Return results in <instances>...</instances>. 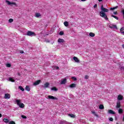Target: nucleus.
Listing matches in <instances>:
<instances>
[{
	"label": "nucleus",
	"instance_id": "nucleus-1",
	"mask_svg": "<svg viewBox=\"0 0 124 124\" xmlns=\"http://www.w3.org/2000/svg\"><path fill=\"white\" fill-rule=\"evenodd\" d=\"M16 102L17 105H18L20 108H24L25 105L24 104L21 103V100H16Z\"/></svg>",
	"mask_w": 124,
	"mask_h": 124
},
{
	"label": "nucleus",
	"instance_id": "nucleus-2",
	"mask_svg": "<svg viewBox=\"0 0 124 124\" xmlns=\"http://www.w3.org/2000/svg\"><path fill=\"white\" fill-rule=\"evenodd\" d=\"M109 10L107 8L103 7V5L101 6V11L99 12V14L105 13V12H108Z\"/></svg>",
	"mask_w": 124,
	"mask_h": 124
},
{
	"label": "nucleus",
	"instance_id": "nucleus-3",
	"mask_svg": "<svg viewBox=\"0 0 124 124\" xmlns=\"http://www.w3.org/2000/svg\"><path fill=\"white\" fill-rule=\"evenodd\" d=\"M26 35H28V36H35V35H36V34H35V33L33 31H27Z\"/></svg>",
	"mask_w": 124,
	"mask_h": 124
},
{
	"label": "nucleus",
	"instance_id": "nucleus-4",
	"mask_svg": "<svg viewBox=\"0 0 124 124\" xmlns=\"http://www.w3.org/2000/svg\"><path fill=\"white\" fill-rule=\"evenodd\" d=\"M99 14L101 17H102V18H104L105 20H108V17L107 16V15H106V13H102V14Z\"/></svg>",
	"mask_w": 124,
	"mask_h": 124
},
{
	"label": "nucleus",
	"instance_id": "nucleus-5",
	"mask_svg": "<svg viewBox=\"0 0 124 124\" xmlns=\"http://www.w3.org/2000/svg\"><path fill=\"white\" fill-rule=\"evenodd\" d=\"M5 2L7 3L8 5H12V4H13L14 5H16V6H17V4L16 3V2H11L8 0H6Z\"/></svg>",
	"mask_w": 124,
	"mask_h": 124
},
{
	"label": "nucleus",
	"instance_id": "nucleus-6",
	"mask_svg": "<svg viewBox=\"0 0 124 124\" xmlns=\"http://www.w3.org/2000/svg\"><path fill=\"white\" fill-rule=\"evenodd\" d=\"M48 99H52V100H58V98L52 95H48Z\"/></svg>",
	"mask_w": 124,
	"mask_h": 124
},
{
	"label": "nucleus",
	"instance_id": "nucleus-7",
	"mask_svg": "<svg viewBox=\"0 0 124 124\" xmlns=\"http://www.w3.org/2000/svg\"><path fill=\"white\" fill-rule=\"evenodd\" d=\"M41 83V80H38L33 83V86H37V85H39Z\"/></svg>",
	"mask_w": 124,
	"mask_h": 124
},
{
	"label": "nucleus",
	"instance_id": "nucleus-8",
	"mask_svg": "<svg viewBox=\"0 0 124 124\" xmlns=\"http://www.w3.org/2000/svg\"><path fill=\"white\" fill-rule=\"evenodd\" d=\"M116 108V109H119V108H121V102H120V101H118L117 102Z\"/></svg>",
	"mask_w": 124,
	"mask_h": 124
},
{
	"label": "nucleus",
	"instance_id": "nucleus-9",
	"mask_svg": "<svg viewBox=\"0 0 124 124\" xmlns=\"http://www.w3.org/2000/svg\"><path fill=\"white\" fill-rule=\"evenodd\" d=\"M65 84H66V78H65L62 79L61 82V85H64Z\"/></svg>",
	"mask_w": 124,
	"mask_h": 124
},
{
	"label": "nucleus",
	"instance_id": "nucleus-10",
	"mask_svg": "<svg viewBox=\"0 0 124 124\" xmlns=\"http://www.w3.org/2000/svg\"><path fill=\"white\" fill-rule=\"evenodd\" d=\"M74 61H75V62H78L79 63L80 62V60H79V59H78V58H77V57H74L73 58Z\"/></svg>",
	"mask_w": 124,
	"mask_h": 124
},
{
	"label": "nucleus",
	"instance_id": "nucleus-11",
	"mask_svg": "<svg viewBox=\"0 0 124 124\" xmlns=\"http://www.w3.org/2000/svg\"><path fill=\"white\" fill-rule=\"evenodd\" d=\"M4 97V98H5V99H9V98H10V94H9V93L5 94V96Z\"/></svg>",
	"mask_w": 124,
	"mask_h": 124
},
{
	"label": "nucleus",
	"instance_id": "nucleus-12",
	"mask_svg": "<svg viewBox=\"0 0 124 124\" xmlns=\"http://www.w3.org/2000/svg\"><path fill=\"white\" fill-rule=\"evenodd\" d=\"M49 86H50V83H49V82H46L45 83L44 86H42V87H43L45 89H46V88H48Z\"/></svg>",
	"mask_w": 124,
	"mask_h": 124
},
{
	"label": "nucleus",
	"instance_id": "nucleus-13",
	"mask_svg": "<svg viewBox=\"0 0 124 124\" xmlns=\"http://www.w3.org/2000/svg\"><path fill=\"white\" fill-rule=\"evenodd\" d=\"M108 113L111 114V115H115V114H116V112H115L114 111H113L111 109H109L108 111Z\"/></svg>",
	"mask_w": 124,
	"mask_h": 124
},
{
	"label": "nucleus",
	"instance_id": "nucleus-14",
	"mask_svg": "<svg viewBox=\"0 0 124 124\" xmlns=\"http://www.w3.org/2000/svg\"><path fill=\"white\" fill-rule=\"evenodd\" d=\"M58 42H59V43H64V40L63 39L59 38L58 40Z\"/></svg>",
	"mask_w": 124,
	"mask_h": 124
},
{
	"label": "nucleus",
	"instance_id": "nucleus-15",
	"mask_svg": "<svg viewBox=\"0 0 124 124\" xmlns=\"http://www.w3.org/2000/svg\"><path fill=\"white\" fill-rule=\"evenodd\" d=\"M76 87V84L72 83L69 85V87L71 89H73V88H75Z\"/></svg>",
	"mask_w": 124,
	"mask_h": 124
},
{
	"label": "nucleus",
	"instance_id": "nucleus-16",
	"mask_svg": "<svg viewBox=\"0 0 124 124\" xmlns=\"http://www.w3.org/2000/svg\"><path fill=\"white\" fill-rule=\"evenodd\" d=\"M51 91H53L54 92H58L59 91V89L57 88L56 87H53L51 88Z\"/></svg>",
	"mask_w": 124,
	"mask_h": 124
},
{
	"label": "nucleus",
	"instance_id": "nucleus-17",
	"mask_svg": "<svg viewBox=\"0 0 124 124\" xmlns=\"http://www.w3.org/2000/svg\"><path fill=\"white\" fill-rule=\"evenodd\" d=\"M118 100H123V99H124V96L121 94H119L118 97Z\"/></svg>",
	"mask_w": 124,
	"mask_h": 124
},
{
	"label": "nucleus",
	"instance_id": "nucleus-18",
	"mask_svg": "<svg viewBox=\"0 0 124 124\" xmlns=\"http://www.w3.org/2000/svg\"><path fill=\"white\" fill-rule=\"evenodd\" d=\"M35 16L36 17V18H39V17H41V15H40V13H35Z\"/></svg>",
	"mask_w": 124,
	"mask_h": 124
},
{
	"label": "nucleus",
	"instance_id": "nucleus-19",
	"mask_svg": "<svg viewBox=\"0 0 124 124\" xmlns=\"http://www.w3.org/2000/svg\"><path fill=\"white\" fill-rule=\"evenodd\" d=\"M118 112L119 114H123L124 113V109L122 108H119L118 109Z\"/></svg>",
	"mask_w": 124,
	"mask_h": 124
},
{
	"label": "nucleus",
	"instance_id": "nucleus-20",
	"mask_svg": "<svg viewBox=\"0 0 124 124\" xmlns=\"http://www.w3.org/2000/svg\"><path fill=\"white\" fill-rule=\"evenodd\" d=\"M99 108L101 110H103V109H104V106H103L102 104L100 105L99 106Z\"/></svg>",
	"mask_w": 124,
	"mask_h": 124
},
{
	"label": "nucleus",
	"instance_id": "nucleus-21",
	"mask_svg": "<svg viewBox=\"0 0 124 124\" xmlns=\"http://www.w3.org/2000/svg\"><path fill=\"white\" fill-rule=\"evenodd\" d=\"M25 90L26 91H27V92H30V91H31V88H30V86H26Z\"/></svg>",
	"mask_w": 124,
	"mask_h": 124
},
{
	"label": "nucleus",
	"instance_id": "nucleus-22",
	"mask_svg": "<svg viewBox=\"0 0 124 124\" xmlns=\"http://www.w3.org/2000/svg\"><path fill=\"white\" fill-rule=\"evenodd\" d=\"M3 121L4 122V123H5V124H8V123H9V120L7 119L4 118L3 119Z\"/></svg>",
	"mask_w": 124,
	"mask_h": 124
},
{
	"label": "nucleus",
	"instance_id": "nucleus-23",
	"mask_svg": "<svg viewBox=\"0 0 124 124\" xmlns=\"http://www.w3.org/2000/svg\"><path fill=\"white\" fill-rule=\"evenodd\" d=\"M89 35H90V36H91V37H94V36H95V34L93 33V32H90L89 33Z\"/></svg>",
	"mask_w": 124,
	"mask_h": 124
},
{
	"label": "nucleus",
	"instance_id": "nucleus-24",
	"mask_svg": "<svg viewBox=\"0 0 124 124\" xmlns=\"http://www.w3.org/2000/svg\"><path fill=\"white\" fill-rule=\"evenodd\" d=\"M8 81H10V82H15V80L12 78H9Z\"/></svg>",
	"mask_w": 124,
	"mask_h": 124
},
{
	"label": "nucleus",
	"instance_id": "nucleus-25",
	"mask_svg": "<svg viewBox=\"0 0 124 124\" xmlns=\"http://www.w3.org/2000/svg\"><path fill=\"white\" fill-rule=\"evenodd\" d=\"M18 89H19V90H21V91H22V92H24V91H25V89H24L21 86H19L18 87Z\"/></svg>",
	"mask_w": 124,
	"mask_h": 124
},
{
	"label": "nucleus",
	"instance_id": "nucleus-26",
	"mask_svg": "<svg viewBox=\"0 0 124 124\" xmlns=\"http://www.w3.org/2000/svg\"><path fill=\"white\" fill-rule=\"evenodd\" d=\"M68 116H69V117H71V118H75L76 117L75 115L73 114H69Z\"/></svg>",
	"mask_w": 124,
	"mask_h": 124
},
{
	"label": "nucleus",
	"instance_id": "nucleus-27",
	"mask_svg": "<svg viewBox=\"0 0 124 124\" xmlns=\"http://www.w3.org/2000/svg\"><path fill=\"white\" fill-rule=\"evenodd\" d=\"M64 25L65 27H68V22L65 21L64 22Z\"/></svg>",
	"mask_w": 124,
	"mask_h": 124
},
{
	"label": "nucleus",
	"instance_id": "nucleus-28",
	"mask_svg": "<svg viewBox=\"0 0 124 124\" xmlns=\"http://www.w3.org/2000/svg\"><path fill=\"white\" fill-rule=\"evenodd\" d=\"M111 17H113V18H115V19H116V20H119V17L114 15H111Z\"/></svg>",
	"mask_w": 124,
	"mask_h": 124
},
{
	"label": "nucleus",
	"instance_id": "nucleus-29",
	"mask_svg": "<svg viewBox=\"0 0 124 124\" xmlns=\"http://www.w3.org/2000/svg\"><path fill=\"white\" fill-rule=\"evenodd\" d=\"M118 6H116V7H113V8H110V10H115V9H117V8H118Z\"/></svg>",
	"mask_w": 124,
	"mask_h": 124
},
{
	"label": "nucleus",
	"instance_id": "nucleus-30",
	"mask_svg": "<svg viewBox=\"0 0 124 124\" xmlns=\"http://www.w3.org/2000/svg\"><path fill=\"white\" fill-rule=\"evenodd\" d=\"M64 34V33L62 31H60L59 33V35H63Z\"/></svg>",
	"mask_w": 124,
	"mask_h": 124
},
{
	"label": "nucleus",
	"instance_id": "nucleus-31",
	"mask_svg": "<svg viewBox=\"0 0 124 124\" xmlns=\"http://www.w3.org/2000/svg\"><path fill=\"white\" fill-rule=\"evenodd\" d=\"M7 67H11V64L10 63H7L6 64Z\"/></svg>",
	"mask_w": 124,
	"mask_h": 124
},
{
	"label": "nucleus",
	"instance_id": "nucleus-32",
	"mask_svg": "<svg viewBox=\"0 0 124 124\" xmlns=\"http://www.w3.org/2000/svg\"><path fill=\"white\" fill-rule=\"evenodd\" d=\"M119 68H120V69H121V70H123L124 71V66H119Z\"/></svg>",
	"mask_w": 124,
	"mask_h": 124
},
{
	"label": "nucleus",
	"instance_id": "nucleus-33",
	"mask_svg": "<svg viewBox=\"0 0 124 124\" xmlns=\"http://www.w3.org/2000/svg\"><path fill=\"white\" fill-rule=\"evenodd\" d=\"M9 124H16L14 121H10L9 122Z\"/></svg>",
	"mask_w": 124,
	"mask_h": 124
},
{
	"label": "nucleus",
	"instance_id": "nucleus-34",
	"mask_svg": "<svg viewBox=\"0 0 124 124\" xmlns=\"http://www.w3.org/2000/svg\"><path fill=\"white\" fill-rule=\"evenodd\" d=\"M72 79H73L74 81H77V78L76 77H73Z\"/></svg>",
	"mask_w": 124,
	"mask_h": 124
},
{
	"label": "nucleus",
	"instance_id": "nucleus-35",
	"mask_svg": "<svg viewBox=\"0 0 124 124\" xmlns=\"http://www.w3.org/2000/svg\"><path fill=\"white\" fill-rule=\"evenodd\" d=\"M9 23H12V22H13V19H12V18L9 19Z\"/></svg>",
	"mask_w": 124,
	"mask_h": 124
},
{
	"label": "nucleus",
	"instance_id": "nucleus-36",
	"mask_svg": "<svg viewBox=\"0 0 124 124\" xmlns=\"http://www.w3.org/2000/svg\"><path fill=\"white\" fill-rule=\"evenodd\" d=\"M109 121L110 122H113V121H114V120L113 119V118L110 117V118H109Z\"/></svg>",
	"mask_w": 124,
	"mask_h": 124
},
{
	"label": "nucleus",
	"instance_id": "nucleus-37",
	"mask_svg": "<svg viewBox=\"0 0 124 124\" xmlns=\"http://www.w3.org/2000/svg\"><path fill=\"white\" fill-rule=\"evenodd\" d=\"M113 29H115L116 30H118V27H117V25H113Z\"/></svg>",
	"mask_w": 124,
	"mask_h": 124
},
{
	"label": "nucleus",
	"instance_id": "nucleus-38",
	"mask_svg": "<svg viewBox=\"0 0 124 124\" xmlns=\"http://www.w3.org/2000/svg\"><path fill=\"white\" fill-rule=\"evenodd\" d=\"M21 118H22V119H27V116L25 115H21Z\"/></svg>",
	"mask_w": 124,
	"mask_h": 124
},
{
	"label": "nucleus",
	"instance_id": "nucleus-39",
	"mask_svg": "<svg viewBox=\"0 0 124 124\" xmlns=\"http://www.w3.org/2000/svg\"><path fill=\"white\" fill-rule=\"evenodd\" d=\"M94 116H95L96 117H97V118H99V116H98V115H97V114H96V112H95V113L94 114Z\"/></svg>",
	"mask_w": 124,
	"mask_h": 124
},
{
	"label": "nucleus",
	"instance_id": "nucleus-40",
	"mask_svg": "<svg viewBox=\"0 0 124 124\" xmlns=\"http://www.w3.org/2000/svg\"><path fill=\"white\" fill-rule=\"evenodd\" d=\"M113 14H114V15H118V12H113Z\"/></svg>",
	"mask_w": 124,
	"mask_h": 124
},
{
	"label": "nucleus",
	"instance_id": "nucleus-41",
	"mask_svg": "<svg viewBox=\"0 0 124 124\" xmlns=\"http://www.w3.org/2000/svg\"><path fill=\"white\" fill-rule=\"evenodd\" d=\"M97 7V4H95L94 6H93V8H95Z\"/></svg>",
	"mask_w": 124,
	"mask_h": 124
},
{
	"label": "nucleus",
	"instance_id": "nucleus-42",
	"mask_svg": "<svg viewBox=\"0 0 124 124\" xmlns=\"http://www.w3.org/2000/svg\"><path fill=\"white\" fill-rule=\"evenodd\" d=\"M85 79H89V77L88 76H85L84 77Z\"/></svg>",
	"mask_w": 124,
	"mask_h": 124
},
{
	"label": "nucleus",
	"instance_id": "nucleus-43",
	"mask_svg": "<svg viewBox=\"0 0 124 124\" xmlns=\"http://www.w3.org/2000/svg\"><path fill=\"white\" fill-rule=\"evenodd\" d=\"M20 53L21 54H24V51L23 50L20 51Z\"/></svg>",
	"mask_w": 124,
	"mask_h": 124
},
{
	"label": "nucleus",
	"instance_id": "nucleus-44",
	"mask_svg": "<svg viewBox=\"0 0 124 124\" xmlns=\"http://www.w3.org/2000/svg\"><path fill=\"white\" fill-rule=\"evenodd\" d=\"M110 29H114V26H109Z\"/></svg>",
	"mask_w": 124,
	"mask_h": 124
},
{
	"label": "nucleus",
	"instance_id": "nucleus-45",
	"mask_svg": "<svg viewBox=\"0 0 124 124\" xmlns=\"http://www.w3.org/2000/svg\"><path fill=\"white\" fill-rule=\"evenodd\" d=\"M56 69H58V70L60 69V67H56Z\"/></svg>",
	"mask_w": 124,
	"mask_h": 124
},
{
	"label": "nucleus",
	"instance_id": "nucleus-46",
	"mask_svg": "<svg viewBox=\"0 0 124 124\" xmlns=\"http://www.w3.org/2000/svg\"><path fill=\"white\" fill-rule=\"evenodd\" d=\"M2 116V115H1V113H0V118H1Z\"/></svg>",
	"mask_w": 124,
	"mask_h": 124
},
{
	"label": "nucleus",
	"instance_id": "nucleus-47",
	"mask_svg": "<svg viewBox=\"0 0 124 124\" xmlns=\"http://www.w3.org/2000/svg\"><path fill=\"white\" fill-rule=\"evenodd\" d=\"M92 113L94 114H95V112H94V111H92Z\"/></svg>",
	"mask_w": 124,
	"mask_h": 124
},
{
	"label": "nucleus",
	"instance_id": "nucleus-48",
	"mask_svg": "<svg viewBox=\"0 0 124 124\" xmlns=\"http://www.w3.org/2000/svg\"><path fill=\"white\" fill-rule=\"evenodd\" d=\"M98 1L100 2V1H102L103 0H98Z\"/></svg>",
	"mask_w": 124,
	"mask_h": 124
},
{
	"label": "nucleus",
	"instance_id": "nucleus-49",
	"mask_svg": "<svg viewBox=\"0 0 124 124\" xmlns=\"http://www.w3.org/2000/svg\"><path fill=\"white\" fill-rule=\"evenodd\" d=\"M122 47H123V48H124V45H122Z\"/></svg>",
	"mask_w": 124,
	"mask_h": 124
},
{
	"label": "nucleus",
	"instance_id": "nucleus-50",
	"mask_svg": "<svg viewBox=\"0 0 124 124\" xmlns=\"http://www.w3.org/2000/svg\"><path fill=\"white\" fill-rule=\"evenodd\" d=\"M18 75H19V76H20V73H18Z\"/></svg>",
	"mask_w": 124,
	"mask_h": 124
},
{
	"label": "nucleus",
	"instance_id": "nucleus-51",
	"mask_svg": "<svg viewBox=\"0 0 124 124\" xmlns=\"http://www.w3.org/2000/svg\"><path fill=\"white\" fill-rule=\"evenodd\" d=\"M117 117H115V120H117Z\"/></svg>",
	"mask_w": 124,
	"mask_h": 124
},
{
	"label": "nucleus",
	"instance_id": "nucleus-52",
	"mask_svg": "<svg viewBox=\"0 0 124 124\" xmlns=\"http://www.w3.org/2000/svg\"><path fill=\"white\" fill-rule=\"evenodd\" d=\"M46 42H50V41H47Z\"/></svg>",
	"mask_w": 124,
	"mask_h": 124
},
{
	"label": "nucleus",
	"instance_id": "nucleus-53",
	"mask_svg": "<svg viewBox=\"0 0 124 124\" xmlns=\"http://www.w3.org/2000/svg\"><path fill=\"white\" fill-rule=\"evenodd\" d=\"M46 35H48V34H46L45 36H46Z\"/></svg>",
	"mask_w": 124,
	"mask_h": 124
},
{
	"label": "nucleus",
	"instance_id": "nucleus-54",
	"mask_svg": "<svg viewBox=\"0 0 124 124\" xmlns=\"http://www.w3.org/2000/svg\"><path fill=\"white\" fill-rule=\"evenodd\" d=\"M51 31H52V32H53V30H51Z\"/></svg>",
	"mask_w": 124,
	"mask_h": 124
},
{
	"label": "nucleus",
	"instance_id": "nucleus-55",
	"mask_svg": "<svg viewBox=\"0 0 124 124\" xmlns=\"http://www.w3.org/2000/svg\"><path fill=\"white\" fill-rule=\"evenodd\" d=\"M122 31H124V30H122Z\"/></svg>",
	"mask_w": 124,
	"mask_h": 124
},
{
	"label": "nucleus",
	"instance_id": "nucleus-56",
	"mask_svg": "<svg viewBox=\"0 0 124 124\" xmlns=\"http://www.w3.org/2000/svg\"><path fill=\"white\" fill-rule=\"evenodd\" d=\"M116 124H118V123H117Z\"/></svg>",
	"mask_w": 124,
	"mask_h": 124
}]
</instances>
